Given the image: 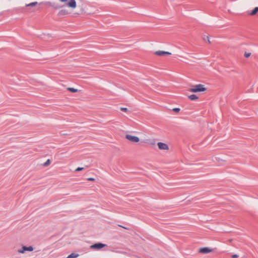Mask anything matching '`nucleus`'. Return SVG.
<instances>
[{
	"label": "nucleus",
	"instance_id": "20e7f679",
	"mask_svg": "<svg viewBox=\"0 0 258 258\" xmlns=\"http://www.w3.org/2000/svg\"><path fill=\"white\" fill-rule=\"evenodd\" d=\"M125 138L133 143H138L140 141L139 137L130 135H126Z\"/></svg>",
	"mask_w": 258,
	"mask_h": 258
},
{
	"label": "nucleus",
	"instance_id": "39448f33",
	"mask_svg": "<svg viewBox=\"0 0 258 258\" xmlns=\"http://www.w3.org/2000/svg\"><path fill=\"white\" fill-rule=\"evenodd\" d=\"M33 250V247L32 246H23L21 249L18 250L19 253H23L26 251H31Z\"/></svg>",
	"mask_w": 258,
	"mask_h": 258
},
{
	"label": "nucleus",
	"instance_id": "0eeeda50",
	"mask_svg": "<svg viewBox=\"0 0 258 258\" xmlns=\"http://www.w3.org/2000/svg\"><path fill=\"white\" fill-rule=\"evenodd\" d=\"M38 4V3L36 1L33 2L29 4H27L25 5V7H34L36 6Z\"/></svg>",
	"mask_w": 258,
	"mask_h": 258
},
{
	"label": "nucleus",
	"instance_id": "a211bd4d",
	"mask_svg": "<svg viewBox=\"0 0 258 258\" xmlns=\"http://www.w3.org/2000/svg\"><path fill=\"white\" fill-rule=\"evenodd\" d=\"M154 53H155V54L160 56V55H161V50L157 51Z\"/></svg>",
	"mask_w": 258,
	"mask_h": 258
},
{
	"label": "nucleus",
	"instance_id": "423d86ee",
	"mask_svg": "<svg viewBox=\"0 0 258 258\" xmlns=\"http://www.w3.org/2000/svg\"><path fill=\"white\" fill-rule=\"evenodd\" d=\"M213 251V250L209 247H203L199 249V252L202 253H208Z\"/></svg>",
	"mask_w": 258,
	"mask_h": 258
},
{
	"label": "nucleus",
	"instance_id": "6e6552de",
	"mask_svg": "<svg viewBox=\"0 0 258 258\" xmlns=\"http://www.w3.org/2000/svg\"><path fill=\"white\" fill-rule=\"evenodd\" d=\"M188 98L192 101L197 100L199 97L195 94H192L188 96Z\"/></svg>",
	"mask_w": 258,
	"mask_h": 258
},
{
	"label": "nucleus",
	"instance_id": "412c9836",
	"mask_svg": "<svg viewBox=\"0 0 258 258\" xmlns=\"http://www.w3.org/2000/svg\"><path fill=\"white\" fill-rule=\"evenodd\" d=\"M157 145H158L159 149L161 150V142H158Z\"/></svg>",
	"mask_w": 258,
	"mask_h": 258
},
{
	"label": "nucleus",
	"instance_id": "f03ea898",
	"mask_svg": "<svg viewBox=\"0 0 258 258\" xmlns=\"http://www.w3.org/2000/svg\"><path fill=\"white\" fill-rule=\"evenodd\" d=\"M206 90L207 89L204 86V85L201 84L192 86L191 88L189 89V91L190 92L194 93L205 92Z\"/></svg>",
	"mask_w": 258,
	"mask_h": 258
},
{
	"label": "nucleus",
	"instance_id": "ddd939ff",
	"mask_svg": "<svg viewBox=\"0 0 258 258\" xmlns=\"http://www.w3.org/2000/svg\"><path fill=\"white\" fill-rule=\"evenodd\" d=\"M162 150H168L169 147H168V145H167L166 144L162 143Z\"/></svg>",
	"mask_w": 258,
	"mask_h": 258
},
{
	"label": "nucleus",
	"instance_id": "4468645a",
	"mask_svg": "<svg viewBox=\"0 0 258 258\" xmlns=\"http://www.w3.org/2000/svg\"><path fill=\"white\" fill-rule=\"evenodd\" d=\"M50 163V159H48L44 164H43V166H47L48 165H49V164Z\"/></svg>",
	"mask_w": 258,
	"mask_h": 258
},
{
	"label": "nucleus",
	"instance_id": "2eb2a0df",
	"mask_svg": "<svg viewBox=\"0 0 258 258\" xmlns=\"http://www.w3.org/2000/svg\"><path fill=\"white\" fill-rule=\"evenodd\" d=\"M171 53L170 52L165 51H163L162 50V55H171Z\"/></svg>",
	"mask_w": 258,
	"mask_h": 258
},
{
	"label": "nucleus",
	"instance_id": "9b49d317",
	"mask_svg": "<svg viewBox=\"0 0 258 258\" xmlns=\"http://www.w3.org/2000/svg\"><path fill=\"white\" fill-rule=\"evenodd\" d=\"M84 11V9L83 8L80 9L79 12H75L73 13V14L75 16H79Z\"/></svg>",
	"mask_w": 258,
	"mask_h": 258
},
{
	"label": "nucleus",
	"instance_id": "f8f14e48",
	"mask_svg": "<svg viewBox=\"0 0 258 258\" xmlns=\"http://www.w3.org/2000/svg\"><path fill=\"white\" fill-rule=\"evenodd\" d=\"M67 90L70 91V92H73V93L77 92L78 91V89L74 88H71V87L68 88Z\"/></svg>",
	"mask_w": 258,
	"mask_h": 258
},
{
	"label": "nucleus",
	"instance_id": "dca6fc26",
	"mask_svg": "<svg viewBox=\"0 0 258 258\" xmlns=\"http://www.w3.org/2000/svg\"><path fill=\"white\" fill-rule=\"evenodd\" d=\"M120 110H121L122 111H124V112H126L128 110V109L125 107H120Z\"/></svg>",
	"mask_w": 258,
	"mask_h": 258
},
{
	"label": "nucleus",
	"instance_id": "f3484780",
	"mask_svg": "<svg viewBox=\"0 0 258 258\" xmlns=\"http://www.w3.org/2000/svg\"><path fill=\"white\" fill-rule=\"evenodd\" d=\"M250 55H251V53H250V52H245L244 53V56L246 57H249L250 56Z\"/></svg>",
	"mask_w": 258,
	"mask_h": 258
},
{
	"label": "nucleus",
	"instance_id": "6ab92c4d",
	"mask_svg": "<svg viewBox=\"0 0 258 258\" xmlns=\"http://www.w3.org/2000/svg\"><path fill=\"white\" fill-rule=\"evenodd\" d=\"M84 169L83 167H78L76 170L75 171L78 172V171H81L83 169Z\"/></svg>",
	"mask_w": 258,
	"mask_h": 258
},
{
	"label": "nucleus",
	"instance_id": "4be33fe9",
	"mask_svg": "<svg viewBox=\"0 0 258 258\" xmlns=\"http://www.w3.org/2000/svg\"><path fill=\"white\" fill-rule=\"evenodd\" d=\"M207 40H208L209 43L211 44V42L210 37L209 36H207Z\"/></svg>",
	"mask_w": 258,
	"mask_h": 258
},
{
	"label": "nucleus",
	"instance_id": "7ed1b4c3",
	"mask_svg": "<svg viewBox=\"0 0 258 258\" xmlns=\"http://www.w3.org/2000/svg\"><path fill=\"white\" fill-rule=\"evenodd\" d=\"M107 246V245L101 242H97L90 246L91 249H100Z\"/></svg>",
	"mask_w": 258,
	"mask_h": 258
},
{
	"label": "nucleus",
	"instance_id": "393cba45",
	"mask_svg": "<svg viewBox=\"0 0 258 258\" xmlns=\"http://www.w3.org/2000/svg\"><path fill=\"white\" fill-rule=\"evenodd\" d=\"M119 226H120V227H121L123 228L124 229H127L126 228H125V227H123V226H120V225H119Z\"/></svg>",
	"mask_w": 258,
	"mask_h": 258
},
{
	"label": "nucleus",
	"instance_id": "b1692460",
	"mask_svg": "<svg viewBox=\"0 0 258 258\" xmlns=\"http://www.w3.org/2000/svg\"><path fill=\"white\" fill-rule=\"evenodd\" d=\"M173 110L176 111V112H178L180 110V109L179 108H174L173 109Z\"/></svg>",
	"mask_w": 258,
	"mask_h": 258
},
{
	"label": "nucleus",
	"instance_id": "f257e3e1",
	"mask_svg": "<svg viewBox=\"0 0 258 258\" xmlns=\"http://www.w3.org/2000/svg\"><path fill=\"white\" fill-rule=\"evenodd\" d=\"M46 5L54 10H59L58 15L64 16L74 12L78 7L77 0H51Z\"/></svg>",
	"mask_w": 258,
	"mask_h": 258
},
{
	"label": "nucleus",
	"instance_id": "1a4fd4ad",
	"mask_svg": "<svg viewBox=\"0 0 258 258\" xmlns=\"http://www.w3.org/2000/svg\"><path fill=\"white\" fill-rule=\"evenodd\" d=\"M258 12V7H255L253 10L249 13V15L254 16Z\"/></svg>",
	"mask_w": 258,
	"mask_h": 258
},
{
	"label": "nucleus",
	"instance_id": "5701e85b",
	"mask_svg": "<svg viewBox=\"0 0 258 258\" xmlns=\"http://www.w3.org/2000/svg\"><path fill=\"white\" fill-rule=\"evenodd\" d=\"M87 180L89 181H94L95 180V179L94 178L90 177V178H88L87 179Z\"/></svg>",
	"mask_w": 258,
	"mask_h": 258
},
{
	"label": "nucleus",
	"instance_id": "aec40b11",
	"mask_svg": "<svg viewBox=\"0 0 258 258\" xmlns=\"http://www.w3.org/2000/svg\"><path fill=\"white\" fill-rule=\"evenodd\" d=\"M232 258H238L239 257V255L237 254H233L231 256Z\"/></svg>",
	"mask_w": 258,
	"mask_h": 258
},
{
	"label": "nucleus",
	"instance_id": "9d476101",
	"mask_svg": "<svg viewBox=\"0 0 258 258\" xmlns=\"http://www.w3.org/2000/svg\"><path fill=\"white\" fill-rule=\"evenodd\" d=\"M79 254L78 253H72L69 255L66 258H77L79 256Z\"/></svg>",
	"mask_w": 258,
	"mask_h": 258
}]
</instances>
